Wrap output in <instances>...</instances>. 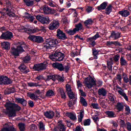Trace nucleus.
<instances>
[{
    "label": "nucleus",
    "mask_w": 131,
    "mask_h": 131,
    "mask_svg": "<svg viewBox=\"0 0 131 131\" xmlns=\"http://www.w3.org/2000/svg\"><path fill=\"white\" fill-rule=\"evenodd\" d=\"M6 12H8L7 15L9 16V17H12V18H16V14L15 13H11V10L9 8H7Z\"/></svg>",
    "instance_id": "obj_52"
},
{
    "label": "nucleus",
    "mask_w": 131,
    "mask_h": 131,
    "mask_svg": "<svg viewBox=\"0 0 131 131\" xmlns=\"http://www.w3.org/2000/svg\"><path fill=\"white\" fill-rule=\"evenodd\" d=\"M69 98L70 100H75V94L73 93V91H71V92L67 93Z\"/></svg>",
    "instance_id": "obj_44"
},
{
    "label": "nucleus",
    "mask_w": 131,
    "mask_h": 131,
    "mask_svg": "<svg viewBox=\"0 0 131 131\" xmlns=\"http://www.w3.org/2000/svg\"><path fill=\"white\" fill-rule=\"evenodd\" d=\"M119 59H120V55L117 54L113 57V60L115 63H118L119 62Z\"/></svg>",
    "instance_id": "obj_51"
},
{
    "label": "nucleus",
    "mask_w": 131,
    "mask_h": 131,
    "mask_svg": "<svg viewBox=\"0 0 131 131\" xmlns=\"http://www.w3.org/2000/svg\"><path fill=\"white\" fill-rule=\"evenodd\" d=\"M54 96H55V92L53 90H49L46 94V97H53Z\"/></svg>",
    "instance_id": "obj_45"
},
{
    "label": "nucleus",
    "mask_w": 131,
    "mask_h": 131,
    "mask_svg": "<svg viewBox=\"0 0 131 131\" xmlns=\"http://www.w3.org/2000/svg\"><path fill=\"white\" fill-rule=\"evenodd\" d=\"M80 102L81 104H82V106H83L84 107L88 106V102H86V100H85V99H84V98L81 97L80 99Z\"/></svg>",
    "instance_id": "obj_46"
},
{
    "label": "nucleus",
    "mask_w": 131,
    "mask_h": 131,
    "mask_svg": "<svg viewBox=\"0 0 131 131\" xmlns=\"http://www.w3.org/2000/svg\"><path fill=\"white\" fill-rule=\"evenodd\" d=\"M91 106L93 109H99V104L98 103H92Z\"/></svg>",
    "instance_id": "obj_63"
},
{
    "label": "nucleus",
    "mask_w": 131,
    "mask_h": 131,
    "mask_svg": "<svg viewBox=\"0 0 131 131\" xmlns=\"http://www.w3.org/2000/svg\"><path fill=\"white\" fill-rule=\"evenodd\" d=\"M66 116L69 117L71 120H73V121H74V120H76L77 119L76 116L71 112H67L66 114Z\"/></svg>",
    "instance_id": "obj_24"
},
{
    "label": "nucleus",
    "mask_w": 131,
    "mask_h": 131,
    "mask_svg": "<svg viewBox=\"0 0 131 131\" xmlns=\"http://www.w3.org/2000/svg\"><path fill=\"white\" fill-rule=\"evenodd\" d=\"M24 2L27 7H32L34 5V1L24 0Z\"/></svg>",
    "instance_id": "obj_35"
},
{
    "label": "nucleus",
    "mask_w": 131,
    "mask_h": 131,
    "mask_svg": "<svg viewBox=\"0 0 131 131\" xmlns=\"http://www.w3.org/2000/svg\"><path fill=\"white\" fill-rule=\"evenodd\" d=\"M58 27H60V23L58 20H54L50 24L48 28L49 30H56Z\"/></svg>",
    "instance_id": "obj_12"
},
{
    "label": "nucleus",
    "mask_w": 131,
    "mask_h": 131,
    "mask_svg": "<svg viewBox=\"0 0 131 131\" xmlns=\"http://www.w3.org/2000/svg\"><path fill=\"white\" fill-rule=\"evenodd\" d=\"M47 66L45 63H36L34 64L32 69L34 71H43L47 69Z\"/></svg>",
    "instance_id": "obj_5"
},
{
    "label": "nucleus",
    "mask_w": 131,
    "mask_h": 131,
    "mask_svg": "<svg viewBox=\"0 0 131 131\" xmlns=\"http://www.w3.org/2000/svg\"><path fill=\"white\" fill-rule=\"evenodd\" d=\"M84 83L86 85V88L88 89H92L94 85H97V83H96V81L89 75V77L85 78L84 80Z\"/></svg>",
    "instance_id": "obj_4"
},
{
    "label": "nucleus",
    "mask_w": 131,
    "mask_h": 131,
    "mask_svg": "<svg viewBox=\"0 0 131 131\" xmlns=\"http://www.w3.org/2000/svg\"><path fill=\"white\" fill-rule=\"evenodd\" d=\"M57 128L59 131H66L67 127H65V125L63 123H60L58 124Z\"/></svg>",
    "instance_id": "obj_48"
},
{
    "label": "nucleus",
    "mask_w": 131,
    "mask_h": 131,
    "mask_svg": "<svg viewBox=\"0 0 131 131\" xmlns=\"http://www.w3.org/2000/svg\"><path fill=\"white\" fill-rule=\"evenodd\" d=\"M127 129L129 131L131 130V124L128 122L127 123Z\"/></svg>",
    "instance_id": "obj_64"
},
{
    "label": "nucleus",
    "mask_w": 131,
    "mask_h": 131,
    "mask_svg": "<svg viewBox=\"0 0 131 131\" xmlns=\"http://www.w3.org/2000/svg\"><path fill=\"white\" fill-rule=\"evenodd\" d=\"M1 46L3 49L6 50V51H9V49H10V42L8 41H4L1 43Z\"/></svg>",
    "instance_id": "obj_25"
},
{
    "label": "nucleus",
    "mask_w": 131,
    "mask_h": 131,
    "mask_svg": "<svg viewBox=\"0 0 131 131\" xmlns=\"http://www.w3.org/2000/svg\"><path fill=\"white\" fill-rule=\"evenodd\" d=\"M12 80L7 76L0 75V84H12Z\"/></svg>",
    "instance_id": "obj_10"
},
{
    "label": "nucleus",
    "mask_w": 131,
    "mask_h": 131,
    "mask_svg": "<svg viewBox=\"0 0 131 131\" xmlns=\"http://www.w3.org/2000/svg\"><path fill=\"white\" fill-rule=\"evenodd\" d=\"M30 60H31V59L30 58V57L26 56L24 58L23 61L24 63H28V62H29V61H30Z\"/></svg>",
    "instance_id": "obj_59"
},
{
    "label": "nucleus",
    "mask_w": 131,
    "mask_h": 131,
    "mask_svg": "<svg viewBox=\"0 0 131 131\" xmlns=\"http://www.w3.org/2000/svg\"><path fill=\"white\" fill-rule=\"evenodd\" d=\"M59 93L60 94L61 99H63L64 100H65L67 96H66V93H65V92H64V90L63 89H60L59 90Z\"/></svg>",
    "instance_id": "obj_47"
},
{
    "label": "nucleus",
    "mask_w": 131,
    "mask_h": 131,
    "mask_svg": "<svg viewBox=\"0 0 131 131\" xmlns=\"http://www.w3.org/2000/svg\"><path fill=\"white\" fill-rule=\"evenodd\" d=\"M76 99H73L72 100L69 101V102L68 103V105L70 108L71 107H72V106H74L75 105V103H76Z\"/></svg>",
    "instance_id": "obj_50"
},
{
    "label": "nucleus",
    "mask_w": 131,
    "mask_h": 131,
    "mask_svg": "<svg viewBox=\"0 0 131 131\" xmlns=\"http://www.w3.org/2000/svg\"><path fill=\"white\" fill-rule=\"evenodd\" d=\"M83 125L84 126L91 125V119H85L83 121Z\"/></svg>",
    "instance_id": "obj_54"
},
{
    "label": "nucleus",
    "mask_w": 131,
    "mask_h": 131,
    "mask_svg": "<svg viewBox=\"0 0 131 131\" xmlns=\"http://www.w3.org/2000/svg\"><path fill=\"white\" fill-rule=\"evenodd\" d=\"M57 36L59 39H61L62 40H65L67 39V36L66 34L63 32V31L60 30V29H58L57 30Z\"/></svg>",
    "instance_id": "obj_14"
},
{
    "label": "nucleus",
    "mask_w": 131,
    "mask_h": 131,
    "mask_svg": "<svg viewBox=\"0 0 131 131\" xmlns=\"http://www.w3.org/2000/svg\"><path fill=\"white\" fill-rule=\"evenodd\" d=\"M66 32L68 34V35L72 36L74 35L76 33V31L74 29H69V30H66Z\"/></svg>",
    "instance_id": "obj_37"
},
{
    "label": "nucleus",
    "mask_w": 131,
    "mask_h": 131,
    "mask_svg": "<svg viewBox=\"0 0 131 131\" xmlns=\"http://www.w3.org/2000/svg\"><path fill=\"white\" fill-rule=\"evenodd\" d=\"M15 101L18 104H21L24 107H26L27 105V101L24 98H17L15 99Z\"/></svg>",
    "instance_id": "obj_19"
},
{
    "label": "nucleus",
    "mask_w": 131,
    "mask_h": 131,
    "mask_svg": "<svg viewBox=\"0 0 131 131\" xmlns=\"http://www.w3.org/2000/svg\"><path fill=\"white\" fill-rule=\"evenodd\" d=\"M29 39L31 40V41H33L34 42H37V43H41L45 41L43 40V38L40 36H34L32 35L28 37Z\"/></svg>",
    "instance_id": "obj_9"
},
{
    "label": "nucleus",
    "mask_w": 131,
    "mask_h": 131,
    "mask_svg": "<svg viewBox=\"0 0 131 131\" xmlns=\"http://www.w3.org/2000/svg\"><path fill=\"white\" fill-rule=\"evenodd\" d=\"M53 80V81H55L57 79V75H53L52 74H50L49 75H47V78L46 80L47 81H50V80Z\"/></svg>",
    "instance_id": "obj_28"
},
{
    "label": "nucleus",
    "mask_w": 131,
    "mask_h": 131,
    "mask_svg": "<svg viewBox=\"0 0 131 131\" xmlns=\"http://www.w3.org/2000/svg\"><path fill=\"white\" fill-rule=\"evenodd\" d=\"M13 37H14L13 33L9 31L3 32L0 36L1 39H4L5 40H11Z\"/></svg>",
    "instance_id": "obj_6"
},
{
    "label": "nucleus",
    "mask_w": 131,
    "mask_h": 131,
    "mask_svg": "<svg viewBox=\"0 0 131 131\" xmlns=\"http://www.w3.org/2000/svg\"><path fill=\"white\" fill-rule=\"evenodd\" d=\"M80 114L78 116V122H82V119H83V117H84V111L80 110Z\"/></svg>",
    "instance_id": "obj_27"
},
{
    "label": "nucleus",
    "mask_w": 131,
    "mask_h": 131,
    "mask_svg": "<svg viewBox=\"0 0 131 131\" xmlns=\"http://www.w3.org/2000/svg\"><path fill=\"white\" fill-rule=\"evenodd\" d=\"M16 46L19 49V51H21V53H23V52H25L24 49H28V47H27V45H25V43H24V42H19Z\"/></svg>",
    "instance_id": "obj_18"
},
{
    "label": "nucleus",
    "mask_w": 131,
    "mask_h": 131,
    "mask_svg": "<svg viewBox=\"0 0 131 131\" xmlns=\"http://www.w3.org/2000/svg\"><path fill=\"white\" fill-rule=\"evenodd\" d=\"M11 50V55L14 56L15 59H16L17 57H19V56H20V53H21V51H20V49L17 47V45L16 48H15V47H12Z\"/></svg>",
    "instance_id": "obj_13"
},
{
    "label": "nucleus",
    "mask_w": 131,
    "mask_h": 131,
    "mask_svg": "<svg viewBox=\"0 0 131 131\" xmlns=\"http://www.w3.org/2000/svg\"><path fill=\"white\" fill-rule=\"evenodd\" d=\"M43 79H45V77H43V76H42V75H40L36 78V80H38V81L43 80Z\"/></svg>",
    "instance_id": "obj_61"
},
{
    "label": "nucleus",
    "mask_w": 131,
    "mask_h": 131,
    "mask_svg": "<svg viewBox=\"0 0 131 131\" xmlns=\"http://www.w3.org/2000/svg\"><path fill=\"white\" fill-rule=\"evenodd\" d=\"M25 18L27 20H29L30 22H33V20H34V17H33V16L31 15L30 14H29L28 16H25Z\"/></svg>",
    "instance_id": "obj_55"
},
{
    "label": "nucleus",
    "mask_w": 131,
    "mask_h": 131,
    "mask_svg": "<svg viewBox=\"0 0 131 131\" xmlns=\"http://www.w3.org/2000/svg\"><path fill=\"white\" fill-rule=\"evenodd\" d=\"M49 58H50L52 61H53L54 62H56L57 60V58L56 57V54L54 53L51 54L49 55Z\"/></svg>",
    "instance_id": "obj_53"
},
{
    "label": "nucleus",
    "mask_w": 131,
    "mask_h": 131,
    "mask_svg": "<svg viewBox=\"0 0 131 131\" xmlns=\"http://www.w3.org/2000/svg\"><path fill=\"white\" fill-rule=\"evenodd\" d=\"M16 91L15 90V87L12 86L7 89L6 92V95H10L11 94H14Z\"/></svg>",
    "instance_id": "obj_36"
},
{
    "label": "nucleus",
    "mask_w": 131,
    "mask_h": 131,
    "mask_svg": "<svg viewBox=\"0 0 131 131\" xmlns=\"http://www.w3.org/2000/svg\"><path fill=\"white\" fill-rule=\"evenodd\" d=\"M6 110H3V113L7 115L8 117H16L17 112H19L21 110V106L17 104L11 102V101L7 102L5 104Z\"/></svg>",
    "instance_id": "obj_1"
},
{
    "label": "nucleus",
    "mask_w": 131,
    "mask_h": 131,
    "mask_svg": "<svg viewBox=\"0 0 131 131\" xmlns=\"http://www.w3.org/2000/svg\"><path fill=\"white\" fill-rule=\"evenodd\" d=\"M118 14L121 15L122 17H128L130 15L129 11L127 10H123L122 11H119Z\"/></svg>",
    "instance_id": "obj_23"
},
{
    "label": "nucleus",
    "mask_w": 131,
    "mask_h": 131,
    "mask_svg": "<svg viewBox=\"0 0 131 131\" xmlns=\"http://www.w3.org/2000/svg\"><path fill=\"white\" fill-rule=\"evenodd\" d=\"M33 33H36V32H39V31H46V27L41 26L40 29L38 28H35L32 29Z\"/></svg>",
    "instance_id": "obj_29"
},
{
    "label": "nucleus",
    "mask_w": 131,
    "mask_h": 131,
    "mask_svg": "<svg viewBox=\"0 0 131 131\" xmlns=\"http://www.w3.org/2000/svg\"><path fill=\"white\" fill-rule=\"evenodd\" d=\"M107 67L110 70H112V65H113V58L111 57L110 58V61H107Z\"/></svg>",
    "instance_id": "obj_42"
},
{
    "label": "nucleus",
    "mask_w": 131,
    "mask_h": 131,
    "mask_svg": "<svg viewBox=\"0 0 131 131\" xmlns=\"http://www.w3.org/2000/svg\"><path fill=\"white\" fill-rule=\"evenodd\" d=\"M105 114L107 115L108 117H110V118L115 117V113H114V112L107 111L105 112Z\"/></svg>",
    "instance_id": "obj_39"
},
{
    "label": "nucleus",
    "mask_w": 131,
    "mask_h": 131,
    "mask_svg": "<svg viewBox=\"0 0 131 131\" xmlns=\"http://www.w3.org/2000/svg\"><path fill=\"white\" fill-rule=\"evenodd\" d=\"M79 91L80 92V95L82 97H86V94H85V92H83V90L82 89L80 88V89H79Z\"/></svg>",
    "instance_id": "obj_60"
},
{
    "label": "nucleus",
    "mask_w": 131,
    "mask_h": 131,
    "mask_svg": "<svg viewBox=\"0 0 131 131\" xmlns=\"http://www.w3.org/2000/svg\"><path fill=\"white\" fill-rule=\"evenodd\" d=\"M54 53L55 54L56 60L59 62L63 61L64 58H65V55H64V53H62V52L59 51H56Z\"/></svg>",
    "instance_id": "obj_15"
},
{
    "label": "nucleus",
    "mask_w": 131,
    "mask_h": 131,
    "mask_svg": "<svg viewBox=\"0 0 131 131\" xmlns=\"http://www.w3.org/2000/svg\"><path fill=\"white\" fill-rule=\"evenodd\" d=\"M21 30H24L25 32L26 33H28V34H31L33 33V31H32V29H29V28H26L24 26H22L21 27Z\"/></svg>",
    "instance_id": "obj_32"
},
{
    "label": "nucleus",
    "mask_w": 131,
    "mask_h": 131,
    "mask_svg": "<svg viewBox=\"0 0 131 131\" xmlns=\"http://www.w3.org/2000/svg\"><path fill=\"white\" fill-rule=\"evenodd\" d=\"M52 67L54 69H57L58 71H65L66 73H68L70 70V63H68L64 66L62 63L55 62L52 63Z\"/></svg>",
    "instance_id": "obj_2"
},
{
    "label": "nucleus",
    "mask_w": 131,
    "mask_h": 131,
    "mask_svg": "<svg viewBox=\"0 0 131 131\" xmlns=\"http://www.w3.org/2000/svg\"><path fill=\"white\" fill-rule=\"evenodd\" d=\"M18 128L20 131H25L26 127H25V124L24 123L20 122L18 124Z\"/></svg>",
    "instance_id": "obj_38"
},
{
    "label": "nucleus",
    "mask_w": 131,
    "mask_h": 131,
    "mask_svg": "<svg viewBox=\"0 0 131 131\" xmlns=\"http://www.w3.org/2000/svg\"><path fill=\"white\" fill-rule=\"evenodd\" d=\"M36 19L39 21L40 23L42 24H50V22H51V20H50V18L48 16H45L43 15H37L36 16Z\"/></svg>",
    "instance_id": "obj_7"
},
{
    "label": "nucleus",
    "mask_w": 131,
    "mask_h": 131,
    "mask_svg": "<svg viewBox=\"0 0 131 131\" xmlns=\"http://www.w3.org/2000/svg\"><path fill=\"white\" fill-rule=\"evenodd\" d=\"M76 32H78L79 30H83V26H82V24L79 23L75 25V28H74Z\"/></svg>",
    "instance_id": "obj_31"
},
{
    "label": "nucleus",
    "mask_w": 131,
    "mask_h": 131,
    "mask_svg": "<svg viewBox=\"0 0 131 131\" xmlns=\"http://www.w3.org/2000/svg\"><path fill=\"white\" fill-rule=\"evenodd\" d=\"M120 63L121 66H127V62L124 59V57H121L120 59Z\"/></svg>",
    "instance_id": "obj_40"
},
{
    "label": "nucleus",
    "mask_w": 131,
    "mask_h": 131,
    "mask_svg": "<svg viewBox=\"0 0 131 131\" xmlns=\"http://www.w3.org/2000/svg\"><path fill=\"white\" fill-rule=\"evenodd\" d=\"M66 91L67 93H70L72 92V89H71V85H69V84H67L66 85Z\"/></svg>",
    "instance_id": "obj_56"
},
{
    "label": "nucleus",
    "mask_w": 131,
    "mask_h": 131,
    "mask_svg": "<svg viewBox=\"0 0 131 131\" xmlns=\"http://www.w3.org/2000/svg\"><path fill=\"white\" fill-rule=\"evenodd\" d=\"M98 94L99 96H102V97L107 96V90L104 88H101L98 89Z\"/></svg>",
    "instance_id": "obj_21"
},
{
    "label": "nucleus",
    "mask_w": 131,
    "mask_h": 131,
    "mask_svg": "<svg viewBox=\"0 0 131 131\" xmlns=\"http://www.w3.org/2000/svg\"><path fill=\"white\" fill-rule=\"evenodd\" d=\"M111 12H112V5L110 4L105 9V14L106 15H110Z\"/></svg>",
    "instance_id": "obj_43"
},
{
    "label": "nucleus",
    "mask_w": 131,
    "mask_h": 131,
    "mask_svg": "<svg viewBox=\"0 0 131 131\" xmlns=\"http://www.w3.org/2000/svg\"><path fill=\"white\" fill-rule=\"evenodd\" d=\"M28 86H30V88H34V86H39L37 83H34V82H28Z\"/></svg>",
    "instance_id": "obj_57"
},
{
    "label": "nucleus",
    "mask_w": 131,
    "mask_h": 131,
    "mask_svg": "<svg viewBox=\"0 0 131 131\" xmlns=\"http://www.w3.org/2000/svg\"><path fill=\"white\" fill-rule=\"evenodd\" d=\"M99 50H97L96 49H92V55L96 60L98 59V56H99Z\"/></svg>",
    "instance_id": "obj_34"
},
{
    "label": "nucleus",
    "mask_w": 131,
    "mask_h": 131,
    "mask_svg": "<svg viewBox=\"0 0 131 131\" xmlns=\"http://www.w3.org/2000/svg\"><path fill=\"white\" fill-rule=\"evenodd\" d=\"M115 46V47H122V44L120 43V42L118 41H106V45L107 47H110V46Z\"/></svg>",
    "instance_id": "obj_17"
},
{
    "label": "nucleus",
    "mask_w": 131,
    "mask_h": 131,
    "mask_svg": "<svg viewBox=\"0 0 131 131\" xmlns=\"http://www.w3.org/2000/svg\"><path fill=\"white\" fill-rule=\"evenodd\" d=\"M100 37H101V36L99 34V32H97L94 36L88 38L86 41L87 42H91L90 43V45L92 47H95L96 46V41L95 40L97 39V38H100Z\"/></svg>",
    "instance_id": "obj_8"
},
{
    "label": "nucleus",
    "mask_w": 131,
    "mask_h": 131,
    "mask_svg": "<svg viewBox=\"0 0 131 131\" xmlns=\"http://www.w3.org/2000/svg\"><path fill=\"white\" fill-rule=\"evenodd\" d=\"M0 131H17V129L13 126H8L2 128Z\"/></svg>",
    "instance_id": "obj_26"
},
{
    "label": "nucleus",
    "mask_w": 131,
    "mask_h": 131,
    "mask_svg": "<svg viewBox=\"0 0 131 131\" xmlns=\"http://www.w3.org/2000/svg\"><path fill=\"white\" fill-rule=\"evenodd\" d=\"M118 94L120 95L121 96H122V97L126 100V101H128V97H127V95H126V94L122 92L121 90L118 91Z\"/></svg>",
    "instance_id": "obj_41"
},
{
    "label": "nucleus",
    "mask_w": 131,
    "mask_h": 131,
    "mask_svg": "<svg viewBox=\"0 0 131 131\" xmlns=\"http://www.w3.org/2000/svg\"><path fill=\"white\" fill-rule=\"evenodd\" d=\"M35 94L34 93H31V92H29L27 93V96L31 99V100H34V97Z\"/></svg>",
    "instance_id": "obj_58"
},
{
    "label": "nucleus",
    "mask_w": 131,
    "mask_h": 131,
    "mask_svg": "<svg viewBox=\"0 0 131 131\" xmlns=\"http://www.w3.org/2000/svg\"><path fill=\"white\" fill-rule=\"evenodd\" d=\"M44 116L46 118H48L49 119H52V118L55 116V114L52 111H46L44 112Z\"/></svg>",
    "instance_id": "obj_20"
},
{
    "label": "nucleus",
    "mask_w": 131,
    "mask_h": 131,
    "mask_svg": "<svg viewBox=\"0 0 131 131\" xmlns=\"http://www.w3.org/2000/svg\"><path fill=\"white\" fill-rule=\"evenodd\" d=\"M18 69L20 70V72H22L24 74H27L28 72H30L29 69L27 66H25L24 63H21L18 67Z\"/></svg>",
    "instance_id": "obj_16"
},
{
    "label": "nucleus",
    "mask_w": 131,
    "mask_h": 131,
    "mask_svg": "<svg viewBox=\"0 0 131 131\" xmlns=\"http://www.w3.org/2000/svg\"><path fill=\"white\" fill-rule=\"evenodd\" d=\"M39 129L40 130H45V125H43V123L40 122L39 123Z\"/></svg>",
    "instance_id": "obj_62"
},
{
    "label": "nucleus",
    "mask_w": 131,
    "mask_h": 131,
    "mask_svg": "<svg viewBox=\"0 0 131 131\" xmlns=\"http://www.w3.org/2000/svg\"><path fill=\"white\" fill-rule=\"evenodd\" d=\"M58 40L56 39L49 38L47 39L43 43V47L45 49H52L57 46Z\"/></svg>",
    "instance_id": "obj_3"
},
{
    "label": "nucleus",
    "mask_w": 131,
    "mask_h": 131,
    "mask_svg": "<svg viewBox=\"0 0 131 131\" xmlns=\"http://www.w3.org/2000/svg\"><path fill=\"white\" fill-rule=\"evenodd\" d=\"M116 107L117 110H118V111L121 112V111H123V108L124 106L123 105V104H122V103L118 102L117 103Z\"/></svg>",
    "instance_id": "obj_33"
},
{
    "label": "nucleus",
    "mask_w": 131,
    "mask_h": 131,
    "mask_svg": "<svg viewBox=\"0 0 131 131\" xmlns=\"http://www.w3.org/2000/svg\"><path fill=\"white\" fill-rule=\"evenodd\" d=\"M107 6H108V3L107 2H104L102 3L100 6L97 7V9L98 11H101V10H105L106 8L107 7Z\"/></svg>",
    "instance_id": "obj_30"
},
{
    "label": "nucleus",
    "mask_w": 131,
    "mask_h": 131,
    "mask_svg": "<svg viewBox=\"0 0 131 131\" xmlns=\"http://www.w3.org/2000/svg\"><path fill=\"white\" fill-rule=\"evenodd\" d=\"M94 23V20L92 19V18H89L88 20H86L84 24H85V26H88V25H92Z\"/></svg>",
    "instance_id": "obj_49"
},
{
    "label": "nucleus",
    "mask_w": 131,
    "mask_h": 131,
    "mask_svg": "<svg viewBox=\"0 0 131 131\" xmlns=\"http://www.w3.org/2000/svg\"><path fill=\"white\" fill-rule=\"evenodd\" d=\"M121 37V32H118V31H112L110 38H112L114 40H117Z\"/></svg>",
    "instance_id": "obj_11"
},
{
    "label": "nucleus",
    "mask_w": 131,
    "mask_h": 131,
    "mask_svg": "<svg viewBox=\"0 0 131 131\" xmlns=\"http://www.w3.org/2000/svg\"><path fill=\"white\" fill-rule=\"evenodd\" d=\"M42 10L45 15H49L50 14H52V12L53 11V10H52L51 8H49L47 5H45L42 7Z\"/></svg>",
    "instance_id": "obj_22"
}]
</instances>
